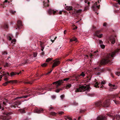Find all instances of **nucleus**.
<instances>
[{
    "mask_svg": "<svg viewBox=\"0 0 120 120\" xmlns=\"http://www.w3.org/2000/svg\"><path fill=\"white\" fill-rule=\"evenodd\" d=\"M120 50V49H117L115 50L114 51L112 52L111 54L110 53L106 54L104 56L103 58L102 59L100 62V64L103 65L107 64H109V65H111L112 63L111 57H113L116 54L118 53Z\"/></svg>",
    "mask_w": 120,
    "mask_h": 120,
    "instance_id": "1",
    "label": "nucleus"
},
{
    "mask_svg": "<svg viewBox=\"0 0 120 120\" xmlns=\"http://www.w3.org/2000/svg\"><path fill=\"white\" fill-rule=\"evenodd\" d=\"M103 102V101H97L93 105L95 108L98 109L102 106L105 107H108L110 105V101L109 100H107L104 102L102 104Z\"/></svg>",
    "mask_w": 120,
    "mask_h": 120,
    "instance_id": "2",
    "label": "nucleus"
},
{
    "mask_svg": "<svg viewBox=\"0 0 120 120\" xmlns=\"http://www.w3.org/2000/svg\"><path fill=\"white\" fill-rule=\"evenodd\" d=\"M69 79V78H67L64 79L63 80H61L58 81L54 82L52 84L55 85L51 88H49V89L48 90L51 91L52 89H54L56 88H57L61 84L63 83V81H67Z\"/></svg>",
    "mask_w": 120,
    "mask_h": 120,
    "instance_id": "3",
    "label": "nucleus"
},
{
    "mask_svg": "<svg viewBox=\"0 0 120 120\" xmlns=\"http://www.w3.org/2000/svg\"><path fill=\"white\" fill-rule=\"evenodd\" d=\"M91 88L89 85H86L85 86H80L78 88L76 89L75 90L76 92H83L85 91L86 92H89Z\"/></svg>",
    "mask_w": 120,
    "mask_h": 120,
    "instance_id": "4",
    "label": "nucleus"
},
{
    "mask_svg": "<svg viewBox=\"0 0 120 120\" xmlns=\"http://www.w3.org/2000/svg\"><path fill=\"white\" fill-rule=\"evenodd\" d=\"M21 102L19 101H17L15 102L12 101L10 103L11 105H10V107L11 108L14 107L15 108L18 105L21 104Z\"/></svg>",
    "mask_w": 120,
    "mask_h": 120,
    "instance_id": "5",
    "label": "nucleus"
},
{
    "mask_svg": "<svg viewBox=\"0 0 120 120\" xmlns=\"http://www.w3.org/2000/svg\"><path fill=\"white\" fill-rule=\"evenodd\" d=\"M120 96V91L119 92L118 94H113L111 95V97L113 99L115 98V99L113 100L115 103L116 104H119V102L116 98Z\"/></svg>",
    "mask_w": 120,
    "mask_h": 120,
    "instance_id": "6",
    "label": "nucleus"
},
{
    "mask_svg": "<svg viewBox=\"0 0 120 120\" xmlns=\"http://www.w3.org/2000/svg\"><path fill=\"white\" fill-rule=\"evenodd\" d=\"M116 37V36H112L109 37V41L112 44H114L115 43Z\"/></svg>",
    "mask_w": 120,
    "mask_h": 120,
    "instance_id": "7",
    "label": "nucleus"
},
{
    "mask_svg": "<svg viewBox=\"0 0 120 120\" xmlns=\"http://www.w3.org/2000/svg\"><path fill=\"white\" fill-rule=\"evenodd\" d=\"M53 61L54 62V63L52 65V68L58 66L60 63V61L58 60H53Z\"/></svg>",
    "mask_w": 120,
    "mask_h": 120,
    "instance_id": "8",
    "label": "nucleus"
},
{
    "mask_svg": "<svg viewBox=\"0 0 120 120\" xmlns=\"http://www.w3.org/2000/svg\"><path fill=\"white\" fill-rule=\"evenodd\" d=\"M17 27H16V29H18L19 30L20 28H22V22L19 20L17 21V24L16 25Z\"/></svg>",
    "mask_w": 120,
    "mask_h": 120,
    "instance_id": "9",
    "label": "nucleus"
},
{
    "mask_svg": "<svg viewBox=\"0 0 120 120\" xmlns=\"http://www.w3.org/2000/svg\"><path fill=\"white\" fill-rule=\"evenodd\" d=\"M95 81L96 82H95V84L94 86L96 87H99V86H98V85H100V84L101 85H102L105 84V82L103 81H102L101 83H100V82H96L97 80L96 79H95Z\"/></svg>",
    "mask_w": 120,
    "mask_h": 120,
    "instance_id": "10",
    "label": "nucleus"
},
{
    "mask_svg": "<svg viewBox=\"0 0 120 120\" xmlns=\"http://www.w3.org/2000/svg\"><path fill=\"white\" fill-rule=\"evenodd\" d=\"M17 81L15 80H11L10 81H8L5 82L3 84V85L4 86H6L7 85V84L9 83H16Z\"/></svg>",
    "mask_w": 120,
    "mask_h": 120,
    "instance_id": "11",
    "label": "nucleus"
},
{
    "mask_svg": "<svg viewBox=\"0 0 120 120\" xmlns=\"http://www.w3.org/2000/svg\"><path fill=\"white\" fill-rule=\"evenodd\" d=\"M57 11H54V10L49 9L48 11V13L50 15L53 14L54 15H55L56 13H57Z\"/></svg>",
    "mask_w": 120,
    "mask_h": 120,
    "instance_id": "12",
    "label": "nucleus"
},
{
    "mask_svg": "<svg viewBox=\"0 0 120 120\" xmlns=\"http://www.w3.org/2000/svg\"><path fill=\"white\" fill-rule=\"evenodd\" d=\"M109 86L112 87L110 89V91H112L114 89H116L117 88V86H116L115 85L112 84L110 83L109 84Z\"/></svg>",
    "mask_w": 120,
    "mask_h": 120,
    "instance_id": "13",
    "label": "nucleus"
},
{
    "mask_svg": "<svg viewBox=\"0 0 120 120\" xmlns=\"http://www.w3.org/2000/svg\"><path fill=\"white\" fill-rule=\"evenodd\" d=\"M101 30H97L95 32V35L97 37L99 38H101L103 35L102 34H100L99 35V34L100 33Z\"/></svg>",
    "mask_w": 120,
    "mask_h": 120,
    "instance_id": "14",
    "label": "nucleus"
},
{
    "mask_svg": "<svg viewBox=\"0 0 120 120\" xmlns=\"http://www.w3.org/2000/svg\"><path fill=\"white\" fill-rule=\"evenodd\" d=\"M85 74L84 72H82L80 75H78V76L75 77V79L77 80L79 79L80 76H82V77H84L85 76Z\"/></svg>",
    "mask_w": 120,
    "mask_h": 120,
    "instance_id": "15",
    "label": "nucleus"
},
{
    "mask_svg": "<svg viewBox=\"0 0 120 120\" xmlns=\"http://www.w3.org/2000/svg\"><path fill=\"white\" fill-rule=\"evenodd\" d=\"M43 109L41 108H38L35 109V112L38 113H40L43 112Z\"/></svg>",
    "mask_w": 120,
    "mask_h": 120,
    "instance_id": "16",
    "label": "nucleus"
},
{
    "mask_svg": "<svg viewBox=\"0 0 120 120\" xmlns=\"http://www.w3.org/2000/svg\"><path fill=\"white\" fill-rule=\"evenodd\" d=\"M23 82L25 84H31L33 83V81H30L26 80L23 81Z\"/></svg>",
    "mask_w": 120,
    "mask_h": 120,
    "instance_id": "17",
    "label": "nucleus"
},
{
    "mask_svg": "<svg viewBox=\"0 0 120 120\" xmlns=\"http://www.w3.org/2000/svg\"><path fill=\"white\" fill-rule=\"evenodd\" d=\"M1 28L3 29L7 30L8 28V26L7 24H4L1 26Z\"/></svg>",
    "mask_w": 120,
    "mask_h": 120,
    "instance_id": "18",
    "label": "nucleus"
},
{
    "mask_svg": "<svg viewBox=\"0 0 120 120\" xmlns=\"http://www.w3.org/2000/svg\"><path fill=\"white\" fill-rule=\"evenodd\" d=\"M47 1H44L43 2L44 6L45 7H48L49 6V4L48 3L49 2V0H46Z\"/></svg>",
    "mask_w": 120,
    "mask_h": 120,
    "instance_id": "19",
    "label": "nucleus"
},
{
    "mask_svg": "<svg viewBox=\"0 0 120 120\" xmlns=\"http://www.w3.org/2000/svg\"><path fill=\"white\" fill-rule=\"evenodd\" d=\"M98 52V51H94L93 54H91L90 55V57H92L93 56H94L95 57L97 56L98 55V54L97 53Z\"/></svg>",
    "mask_w": 120,
    "mask_h": 120,
    "instance_id": "20",
    "label": "nucleus"
},
{
    "mask_svg": "<svg viewBox=\"0 0 120 120\" xmlns=\"http://www.w3.org/2000/svg\"><path fill=\"white\" fill-rule=\"evenodd\" d=\"M22 72V71H20L19 73L16 72L15 73L13 72H11L10 73V76H14L16 75V74L19 75V74H21Z\"/></svg>",
    "mask_w": 120,
    "mask_h": 120,
    "instance_id": "21",
    "label": "nucleus"
},
{
    "mask_svg": "<svg viewBox=\"0 0 120 120\" xmlns=\"http://www.w3.org/2000/svg\"><path fill=\"white\" fill-rule=\"evenodd\" d=\"M30 62V59L27 58L24 60L22 64H27L28 63H29Z\"/></svg>",
    "mask_w": 120,
    "mask_h": 120,
    "instance_id": "22",
    "label": "nucleus"
},
{
    "mask_svg": "<svg viewBox=\"0 0 120 120\" xmlns=\"http://www.w3.org/2000/svg\"><path fill=\"white\" fill-rule=\"evenodd\" d=\"M97 119V120H106L105 117L101 116H98Z\"/></svg>",
    "mask_w": 120,
    "mask_h": 120,
    "instance_id": "23",
    "label": "nucleus"
},
{
    "mask_svg": "<svg viewBox=\"0 0 120 120\" xmlns=\"http://www.w3.org/2000/svg\"><path fill=\"white\" fill-rule=\"evenodd\" d=\"M40 46L41 47V50L42 51H43V50L44 48L45 47V46L44 45H43V44L41 42V43L40 44Z\"/></svg>",
    "mask_w": 120,
    "mask_h": 120,
    "instance_id": "24",
    "label": "nucleus"
},
{
    "mask_svg": "<svg viewBox=\"0 0 120 120\" xmlns=\"http://www.w3.org/2000/svg\"><path fill=\"white\" fill-rule=\"evenodd\" d=\"M26 109V108H24L23 109H20L19 110L21 113H25V109Z\"/></svg>",
    "mask_w": 120,
    "mask_h": 120,
    "instance_id": "25",
    "label": "nucleus"
},
{
    "mask_svg": "<svg viewBox=\"0 0 120 120\" xmlns=\"http://www.w3.org/2000/svg\"><path fill=\"white\" fill-rule=\"evenodd\" d=\"M71 86V84L69 83H68L66 84L65 86V88L68 89L70 88Z\"/></svg>",
    "mask_w": 120,
    "mask_h": 120,
    "instance_id": "26",
    "label": "nucleus"
},
{
    "mask_svg": "<svg viewBox=\"0 0 120 120\" xmlns=\"http://www.w3.org/2000/svg\"><path fill=\"white\" fill-rule=\"evenodd\" d=\"M12 112H4L3 113V114L6 115V116H9L11 114H12Z\"/></svg>",
    "mask_w": 120,
    "mask_h": 120,
    "instance_id": "27",
    "label": "nucleus"
},
{
    "mask_svg": "<svg viewBox=\"0 0 120 120\" xmlns=\"http://www.w3.org/2000/svg\"><path fill=\"white\" fill-rule=\"evenodd\" d=\"M72 7L71 6H67L66 7L65 9L68 11H70L72 10Z\"/></svg>",
    "mask_w": 120,
    "mask_h": 120,
    "instance_id": "28",
    "label": "nucleus"
},
{
    "mask_svg": "<svg viewBox=\"0 0 120 120\" xmlns=\"http://www.w3.org/2000/svg\"><path fill=\"white\" fill-rule=\"evenodd\" d=\"M3 75L4 76L7 77V76H10L9 73L8 72H6L5 73V72L3 71Z\"/></svg>",
    "mask_w": 120,
    "mask_h": 120,
    "instance_id": "29",
    "label": "nucleus"
},
{
    "mask_svg": "<svg viewBox=\"0 0 120 120\" xmlns=\"http://www.w3.org/2000/svg\"><path fill=\"white\" fill-rule=\"evenodd\" d=\"M77 39L75 37H73L72 38L70 39V42H72L74 41H76Z\"/></svg>",
    "mask_w": 120,
    "mask_h": 120,
    "instance_id": "30",
    "label": "nucleus"
},
{
    "mask_svg": "<svg viewBox=\"0 0 120 120\" xmlns=\"http://www.w3.org/2000/svg\"><path fill=\"white\" fill-rule=\"evenodd\" d=\"M4 120H8L9 119V117L8 116H4L3 118Z\"/></svg>",
    "mask_w": 120,
    "mask_h": 120,
    "instance_id": "31",
    "label": "nucleus"
},
{
    "mask_svg": "<svg viewBox=\"0 0 120 120\" xmlns=\"http://www.w3.org/2000/svg\"><path fill=\"white\" fill-rule=\"evenodd\" d=\"M30 96V94H29L28 95H26L25 96H24L22 97H19V98H26L27 97H29Z\"/></svg>",
    "mask_w": 120,
    "mask_h": 120,
    "instance_id": "32",
    "label": "nucleus"
},
{
    "mask_svg": "<svg viewBox=\"0 0 120 120\" xmlns=\"http://www.w3.org/2000/svg\"><path fill=\"white\" fill-rule=\"evenodd\" d=\"M50 114L53 116H55L56 115L57 113L54 112H50Z\"/></svg>",
    "mask_w": 120,
    "mask_h": 120,
    "instance_id": "33",
    "label": "nucleus"
},
{
    "mask_svg": "<svg viewBox=\"0 0 120 120\" xmlns=\"http://www.w3.org/2000/svg\"><path fill=\"white\" fill-rule=\"evenodd\" d=\"M47 65V64L45 63L42 64L41 65V66L43 67H45Z\"/></svg>",
    "mask_w": 120,
    "mask_h": 120,
    "instance_id": "34",
    "label": "nucleus"
},
{
    "mask_svg": "<svg viewBox=\"0 0 120 120\" xmlns=\"http://www.w3.org/2000/svg\"><path fill=\"white\" fill-rule=\"evenodd\" d=\"M115 74L116 75L118 76H119L120 75V71H116L115 72Z\"/></svg>",
    "mask_w": 120,
    "mask_h": 120,
    "instance_id": "35",
    "label": "nucleus"
},
{
    "mask_svg": "<svg viewBox=\"0 0 120 120\" xmlns=\"http://www.w3.org/2000/svg\"><path fill=\"white\" fill-rule=\"evenodd\" d=\"M82 11V10L81 9H79L78 10H76V12L77 13H81Z\"/></svg>",
    "mask_w": 120,
    "mask_h": 120,
    "instance_id": "36",
    "label": "nucleus"
},
{
    "mask_svg": "<svg viewBox=\"0 0 120 120\" xmlns=\"http://www.w3.org/2000/svg\"><path fill=\"white\" fill-rule=\"evenodd\" d=\"M2 108V110H4V108H3V105L2 104H0V109H1Z\"/></svg>",
    "mask_w": 120,
    "mask_h": 120,
    "instance_id": "37",
    "label": "nucleus"
},
{
    "mask_svg": "<svg viewBox=\"0 0 120 120\" xmlns=\"http://www.w3.org/2000/svg\"><path fill=\"white\" fill-rule=\"evenodd\" d=\"M89 5L85 7L84 8V11H86L87 10L89 9Z\"/></svg>",
    "mask_w": 120,
    "mask_h": 120,
    "instance_id": "38",
    "label": "nucleus"
},
{
    "mask_svg": "<svg viewBox=\"0 0 120 120\" xmlns=\"http://www.w3.org/2000/svg\"><path fill=\"white\" fill-rule=\"evenodd\" d=\"M58 114L60 115L64 114V112L63 111H60L58 112Z\"/></svg>",
    "mask_w": 120,
    "mask_h": 120,
    "instance_id": "39",
    "label": "nucleus"
},
{
    "mask_svg": "<svg viewBox=\"0 0 120 120\" xmlns=\"http://www.w3.org/2000/svg\"><path fill=\"white\" fill-rule=\"evenodd\" d=\"M52 59L51 58H48L46 60V62H49L50 61H51Z\"/></svg>",
    "mask_w": 120,
    "mask_h": 120,
    "instance_id": "40",
    "label": "nucleus"
},
{
    "mask_svg": "<svg viewBox=\"0 0 120 120\" xmlns=\"http://www.w3.org/2000/svg\"><path fill=\"white\" fill-rule=\"evenodd\" d=\"M62 90V89H61L60 88L59 89H57L56 90V92L58 93L60 92V90Z\"/></svg>",
    "mask_w": 120,
    "mask_h": 120,
    "instance_id": "41",
    "label": "nucleus"
},
{
    "mask_svg": "<svg viewBox=\"0 0 120 120\" xmlns=\"http://www.w3.org/2000/svg\"><path fill=\"white\" fill-rule=\"evenodd\" d=\"M64 118L66 120H67V119H69V120H72V119L70 118L69 117L67 116L66 117H65Z\"/></svg>",
    "mask_w": 120,
    "mask_h": 120,
    "instance_id": "42",
    "label": "nucleus"
},
{
    "mask_svg": "<svg viewBox=\"0 0 120 120\" xmlns=\"http://www.w3.org/2000/svg\"><path fill=\"white\" fill-rule=\"evenodd\" d=\"M16 41V40L15 39H14V40H12L11 41V43H13L14 42L13 44H15V42Z\"/></svg>",
    "mask_w": 120,
    "mask_h": 120,
    "instance_id": "43",
    "label": "nucleus"
},
{
    "mask_svg": "<svg viewBox=\"0 0 120 120\" xmlns=\"http://www.w3.org/2000/svg\"><path fill=\"white\" fill-rule=\"evenodd\" d=\"M85 111V109L82 110V109H80V112L81 113H82L83 112H84Z\"/></svg>",
    "mask_w": 120,
    "mask_h": 120,
    "instance_id": "44",
    "label": "nucleus"
},
{
    "mask_svg": "<svg viewBox=\"0 0 120 120\" xmlns=\"http://www.w3.org/2000/svg\"><path fill=\"white\" fill-rule=\"evenodd\" d=\"M4 66L5 67H7L9 66V64L8 63H6L5 64Z\"/></svg>",
    "mask_w": 120,
    "mask_h": 120,
    "instance_id": "45",
    "label": "nucleus"
},
{
    "mask_svg": "<svg viewBox=\"0 0 120 120\" xmlns=\"http://www.w3.org/2000/svg\"><path fill=\"white\" fill-rule=\"evenodd\" d=\"M15 12H16L15 11H13L12 10H11L10 11V13L11 14H15Z\"/></svg>",
    "mask_w": 120,
    "mask_h": 120,
    "instance_id": "46",
    "label": "nucleus"
},
{
    "mask_svg": "<svg viewBox=\"0 0 120 120\" xmlns=\"http://www.w3.org/2000/svg\"><path fill=\"white\" fill-rule=\"evenodd\" d=\"M99 0H100V2L101 1V0H98L97 2H95L94 4L95 6H97V5L98 3H99Z\"/></svg>",
    "mask_w": 120,
    "mask_h": 120,
    "instance_id": "47",
    "label": "nucleus"
},
{
    "mask_svg": "<svg viewBox=\"0 0 120 120\" xmlns=\"http://www.w3.org/2000/svg\"><path fill=\"white\" fill-rule=\"evenodd\" d=\"M100 46L101 48L102 49L104 48L105 47V46L104 45H101Z\"/></svg>",
    "mask_w": 120,
    "mask_h": 120,
    "instance_id": "48",
    "label": "nucleus"
},
{
    "mask_svg": "<svg viewBox=\"0 0 120 120\" xmlns=\"http://www.w3.org/2000/svg\"><path fill=\"white\" fill-rule=\"evenodd\" d=\"M51 98L52 99H54L56 98V96L55 95H52L51 96Z\"/></svg>",
    "mask_w": 120,
    "mask_h": 120,
    "instance_id": "49",
    "label": "nucleus"
},
{
    "mask_svg": "<svg viewBox=\"0 0 120 120\" xmlns=\"http://www.w3.org/2000/svg\"><path fill=\"white\" fill-rule=\"evenodd\" d=\"M64 97V94L61 95L60 96V97L61 99H63Z\"/></svg>",
    "mask_w": 120,
    "mask_h": 120,
    "instance_id": "50",
    "label": "nucleus"
},
{
    "mask_svg": "<svg viewBox=\"0 0 120 120\" xmlns=\"http://www.w3.org/2000/svg\"><path fill=\"white\" fill-rule=\"evenodd\" d=\"M93 10L94 11H96V8L94 6H92Z\"/></svg>",
    "mask_w": 120,
    "mask_h": 120,
    "instance_id": "51",
    "label": "nucleus"
},
{
    "mask_svg": "<svg viewBox=\"0 0 120 120\" xmlns=\"http://www.w3.org/2000/svg\"><path fill=\"white\" fill-rule=\"evenodd\" d=\"M7 53L6 51H4L2 52V54L3 55H5L7 54Z\"/></svg>",
    "mask_w": 120,
    "mask_h": 120,
    "instance_id": "52",
    "label": "nucleus"
},
{
    "mask_svg": "<svg viewBox=\"0 0 120 120\" xmlns=\"http://www.w3.org/2000/svg\"><path fill=\"white\" fill-rule=\"evenodd\" d=\"M37 53H34L33 54V56L34 57H36L37 55Z\"/></svg>",
    "mask_w": 120,
    "mask_h": 120,
    "instance_id": "53",
    "label": "nucleus"
},
{
    "mask_svg": "<svg viewBox=\"0 0 120 120\" xmlns=\"http://www.w3.org/2000/svg\"><path fill=\"white\" fill-rule=\"evenodd\" d=\"M56 38H57V37H55V38H54V40H52L51 39V41H52V43H53V42H54V40L56 39Z\"/></svg>",
    "mask_w": 120,
    "mask_h": 120,
    "instance_id": "54",
    "label": "nucleus"
},
{
    "mask_svg": "<svg viewBox=\"0 0 120 120\" xmlns=\"http://www.w3.org/2000/svg\"><path fill=\"white\" fill-rule=\"evenodd\" d=\"M52 71V70H51V71H49V72H48V73L46 74H45V75H49V74H50L51 72Z\"/></svg>",
    "mask_w": 120,
    "mask_h": 120,
    "instance_id": "55",
    "label": "nucleus"
},
{
    "mask_svg": "<svg viewBox=\"0 0 120 120\" xmlns=\"http://www.w3.org/2000/svg\"><path fill=\"white\" fill-rule=\"evenodd\" d=\"M99 43L100 44H103V42L101 40H99Z\"/></svg>",
    "mask_w": 120,
    "mask_h": 120,
    "instance_id": "56",
    "label": "nucleus"
},
{
    "mask_svg": "<svg viewBox=\"0 0 120 120\" xmlns=\"http://www.w3.org/2000/svg\"><path fill=\"white\" fill-rule=\"evenodd\" d=\"M44 89H45L44 88H40V89L39 90H40L41 91H42V90Z\"/></svg>",
    "mask_w": 120,
    "mask_h": 120,
    "instance_id": "57",
    "label": "nucleus"
},
{
    "mask_svg": "<svg viewBox=\"0 0 120 120\" xmlns=\"http://www.w3.org/2000/svg\"><path fill=\"white\" fill-rule=\"evenodd\" d=\"M74 104L76 105H78V103L76 102H74L73 103Z\"/></svg>",
    "mask_w": 120,
    "mask_h": 120,
    "instance_id": "58",
    "label": "nucleus"
},
{
    "mask_svg": "<svg viewBox=\"0 0 120 120\" xmlns=\"http://www.w3.org/2000/svg\"><path fill=\"white\" fill-rule=\"evenodd\" d=\"M8 39L10 41L12 39V38H11L10 36H9L8 37Z\"/></svg>",
    "mask_w": 120,
    "mask_h": 120,
    "instance_id": "59",
    "label": "nucleus"
},
{
    "mask_svg": "<svg viewBox=\"0 0 120 120\" xmlns=\"http://www.w3.org/2000/svg\"><path fill=\"white\" fill-rule=\"evenodd\" d=\"M107 23H106V22H104L103 24V26H106L107 25Z\"/></svg>",
    "mask_w": 120,
    "mask_h": 120,
    "instance_id": "60",
    "label": "nucleus"
},
{
    "mask_svg": "<svg viewBox=\"0 0 120 120\" xmlns=\"http://www.w3.org/2000/svg\"><path fill=\"white\" fill-rule=\"evenodd\" d=\"M4 79L5 81H7L8 80V78L7 77H6V76H5V78Z\"/></svg>",
    "mask_w": 120,
    "mask_h": 120,
    "instance_id": "61",
    "label": "nucleus"
},
{
    "mask_svg": "<svg viewBox=\"0 0 120 120\" xmlns=\"http://www.w3.org/2000/svg\"><path fill=\"white\" fill-rule=\"evenodd\" d=\"M69 53H68L67 54H66L65 55V56H64V57H66L67 56H68L69 55Z\"/></svg>",
    "mask_w": 120,
    "mask_h": 120,
    "instance_id": "62",
    "label": "nucleus"
},
{
    "mask_svg": "<svg viewBox=\"0 0 120 120\" xmlns=\"http://www.w3.org/2000/svg\"><path fill=\"white\" fill-rule=\"evenodd\" d=\"M8 2V1L7 0H5L4 1V2H3V3H4V4H4V3H7V2Z\"/></svg>",
    "mask_w": 120,
    "mask_h": 120,
    "instance_id": "63",
    "label": "nucleus"
},
{
    "mask_svg": "<svg viewBox=\"0 0 120 120\" xmlns=\"http://www.w3.org/2000/svg\"><path fill=\"white\" fill-rule=\"evenodd\" d=\"M44 52H42L41 53V54L42 55H44Z\"/></svg>",
    "mask_w": 120,
    "mask_h": 120,
    "instance_id": "64",
    "label": "nucleus"
}]
</instances>
